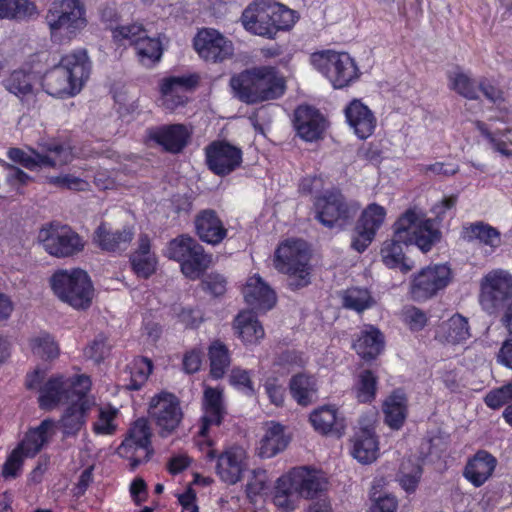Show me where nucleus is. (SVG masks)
<instances>
[{
  "label": "nucleus",
  "mask_w": 512,
  "mask_h": 512,
  "mask_svg": "<svg viewBox=\"0 0 512 512\" xmlns=\"http://www.w3.org/2000/svg\"><path fill=\"white\" fill-rule=\"evenodd\" d=\"M240 20L245 30L267 38L289 29L294 22L293 11L274 0H254L243 10Z\"/></svg>",
  "instance_id": "4"
},
{
  "label": "nucleus",
  "mask_w": 512,
  "mask_h": 512,
  "mask_svg": "<svg viewBox=\"0 0 512 512\" xmlns=\"http://www.w3.org/2000/svg\"><path fill=\"white\" fill-rule=\"evenodd\" d=\"M55 427V422L51 419L43 420L39 426L30 429L25 438L17 447L26 457L35 456L45 443L49 441V439L53 435V429Z\"/></svg>",
  "instance_id": "36"
},
{
  "label": "nucleus",
  "mask_w": 512,
  "mask_h": 512,
  "mask_svg": "<svg viewBox=\"0 0 512 512\" xmlns=\"http://www.w3.org/2000/svg\"><path fill=\"white\" fill-rule=\"evenodd\" d=\"M134 237V231L130 227L122 230H112L106 223H101L95 230L93 240L104 251H125Z\"/></svg>",
  "instance_id": "26"
},
{
  "label": "nucleus",
  "mask_w": 512,
  "mask_h": 512,
  "mask_svg": "<svg viewBox=\"0 0 512 512\" xmlns=\"http://www.w3.org/2000/svg\"><path fill=\"white\" fill-rule=\"evenodd\" d=\"M512 297V275L501 269L493 270L481 280L480 303L484 310L493 313Z\"/></svg>",
  "instance_id": "15"
},
{
  "label": "nucleus",
  "mask_w": 512,
  "mask_h": 512,
  "mask_svg": "<svg viewBox=\"0 0 512 512\" xmlns=\"http://www.w3.org/2000/svg\"><path fill=\"white\" fill-rule=\"evenodd\" d=\"M243 295L246 303L257 310H270L276 303L275 292L258 275L248 279Z\"/></svg>",
  "instance_id": "29"
},
{
  "label": "nucleus",
  "mask_w": 512,
  "mask_h": 512,
  "mask_svg": "<svg viewBox=\"0 0 512 512\" xmlns=\"http://www.w3.org/2000/svg\"><path fill=\"white\" fill-rule=\"evenodd\" d=\"M235 96L242 102L254 104L274 100L285 92V82L272 67H255L230 79Z\"/></svg>",
  "instance_id": "2"
},
{
  "label": "nucleus",
  "mask_w": 512,
  "mask_h": 512,
  "mask_svg": "<svg viewBox=\"0 0 512 512\" xmlns=\"http://www.w3.org/2000/svg\"><path fill=\"white\" fill-rule=\"evenodd\" d=\"M80 376L71 379H64L62 376L50 378L40 389V407L52 409L61 402H73L76 398V382Z\"/></svg>",
  "instance_id": "21"
},
{
  "label": "nucleus",
  "mask_w": 512,
  "mask_h": 512,
  "mask_svg": "<svg viewBox=\"0 0 512 512\" xmlns=\"http://www.w3.org/2000/svg\"><path fill=\"white\" fill-rule=\"evenodd\" d=\"M169 259L180 263L182 273L192 279H198L211 263V256L196 239L189 235H180L172 239L167 246Z\"/></svg>",
  "instance_id": "8"
},
{
  "label": "nucleus",
  "mask_w": 512,
  "mask_h": 512,
  "mask_svg": "<svg viewBox=\"0 0 512 512\" xmlns=\"http://www.w3.org/2000/svg\"><path fill=\"white\" fill-rule=\"evenodd\" d=\"M283 426L278 423H270L260 441L259 455L262 458H271L287 446Z\"/></svg>",
  "instance_id": "43"
},
{
  "label": "nucleus",
  "mask_w": 512,
  "mask_h": 512,
  "mask_svg": "<svg viewBox=\"0 0 512 512\" xmlns=\"http://www.w3.org/2000/svg\"><path fill=\"white\" fill-rule=\"evenodd\" d=\"M51 286L57 297L73 308L86 309L91 305L93 286L88 274L81 269L54 273Z\"/></svg>",
  "instance_id": "7"
},
{
  "label": "nucleus",
  "mask_w": 512,
  "mask_h": 512,
  "mask_svg": "<svg viewBox=\"0 0 512 512\" xmlns=\"http://www.w3.org/2000/svg\"><path fill=\"white\" fill-rule=\"evenodd\" d=\"M110 348L107 337L104 334H98L86 347L85 355L96 362H100L109 354Z\"/></svg>",
  "instance_id": "57"
},
{
  "label": "nucleus",
  "mask_w": 512,
  "mask_h": 512,
  "mask_svg": "<svg viewBox=\"0 0 512 512\" xmlns=\"http://www.w3.org/2000/svg\"><path fill=\"white\" fill-rule=\"evenodd\" d=\"M91 381L88 376L81 375L76 382V398L69 402V406L59 421L61 430L65 436H75L86 422L87 412L93 402L88 397Z\"/></svg>",
  "instance_id": "12"
},
{
  "label": "nucleus",
  "mask_w": 512,
  "mask_h": 512,
  "mask_svg": "<svg viewBox=\"0 0 512 512\" xmlns=\"http://www.w3.org/2000/svg\"><path fill=\"white\" fill-rule=\"evenodd\" d=\"M351 441V454L358 462L369 464L377 459L379 447L373 428H360Z\"/></svg>",
  "instance_id": "32"
},
{
  "label": "nucleus",
  "mask_w": 512,
  "mask_h": 512,
  "mask_svg": "<svg viewBox=\"0 0 512 512\" xmlns=\"http://www.w3.org/2000/svg\"><path fill=\"white\" fill-rule=\"evenodd\" d=\"M512 399V382L498 389L490 391L485 396V403L488 407L497 409Z\"/></svg>",
  "instance_id": "58"
},
{
  "label": "nucleus",
  "mask_w": 512,
  "mask_h": 512,
  "mask_svg": "<svg viewBox=\"0 0 512 512\" xmlns=\"http://www.w3.org/2000/svg\"><path fill=\"white\" fill-rule=\"evenodd\" d=\"M31 349L34 355L45 360L54 359L59 354L58 345L46 333L40 334L31 340Z\"/></svg>",
  "instance_id": "52"
},
{
  "label": "nucleus",
  "mask_w": 512,
  "mask_h": 512,
  "mask_svg": "<svg viewBox=\"0 0 512 512\" xmlns=\"http://www.w3.org/2000/svg\"><path fill=\"white\" fill-rule=\"evenodd\" d=\"M139 62L145 67H152L161 60L163 48L158 38L149 37L146 33L134 47Z\"/></svg>",
  "instance_id": "44"
},
{
  "label": "nucleus",
  "mask_w": 512,
  "mask_h": 512,
  "mask_svg": "<svg viewBox=\"0 0 512 512\" xmlns=\"http://www.w3.org/2000/svg\"><path fill=\"white\" fill-rule=\"evenodd\" d=\"M24 457L26 456L20 451V449H14L3 465L2 475L5 478L16 477L21 469Z\"/></svg>",
  "instance_id": "63"
},
{
  "label": "nucleus",
  "mask_w": 512,
  "mask_h": 512,
  "mask_svg": "<svg viewBox=\"0 0 512 512\" xmlns=\"http://www.w3.org/2000/svg\"><path fill=\"white\" fill-rule=\"evenodd\" d=\"M195 228L199 238L212 245L219 244L227 235V230L216 211L205 209L195 217Z\"/></svg>",
  "instance_id": "28"
},
{
  "label": "nucleus",
  "mask_w": 512,
  "mask_h": 512,
  "mask_svg": "<svg viewBox=\"0 0 512 512\" xmlns=\"http://www.w3.org/2000/svg\"><path fill=\"white\" fill-rule=\"evenodd\" d=\"M152 372V362L147 358L136 359L130 367L129 390H139L146 383Z\"/></svg>",
  "instance_id": "49"
},
{
  "label": "nucleus",
  "mask_w": 512,
  "mask_h": 512,
  "mask_svg": "<svg viewBox=\"0 0 512 512\" xmlns=\"http://www.w3.org/2000/svg\"><path fill=\"white\" fill-rule=\"evenodd\" d=\"M377 377L371 370H362L355 381L353 391L360 403H370L375 399Z\"/></svg>",
  "instance_id": "46"
},
{
  "label": "nucleus",
  "mask_w": 512,
  "mask_h": 512,
  "mask_svg": "<svg viewBox=\"0 0 512 512\" xmlns=\"http://www.w3.org/2000/svg\"><path fill=\"white\" fill-rule=\"evenodd\" d=\"M451 281V269L445 264L428 266L412 280L410 294L415 301L427 300L444 289Z\"/></svg>",
  "instance_id": "16"
},
{
  "label": "nucleus",
  "mask_w": 512,
  "mask_h": 512,
  "mask_svg": "<svg viewBox=\"0 0 512 512\" xmlns=\"http://www.w3.org/2000/svg\"><path fill=\"white\" fill-rule=\"evenodd\" d=\"M385 423L392 429H400L407 417V397L401 390L394 391L384 402Z\"/></svg>",
  "instance_id": "41"
},
{
  "label": "nucleus",
  "mask_w": 512,
  "mask_h": 512,
  "mask_svg": "<svg viewBox=\"0 0 512 512\" xmlns=\"http://www.w3.org/2000/svg\"><path fill=\"white\" fill-rule=\"evenodd\" d=\"M209 358L211 376L215 379L223 377L230 364L227 347L220 342H214L209 348Z\"/></svg>",
  "instance_id": "47"
},
{
  "label": "nucleus",
  "mask_w": 512,
  "mask_h": 512,
  "mask_svg": "<svg viewBox=\"0 0 512 512\" xmlns=\"http://www.w3.org/2000/svg\"><path fill=\"white\" fill-rule=\"evenodd\" d=\"M311 63L337 89L350 85L359 77L354 59L346 52L334 50L315 52L311 55Z\"/></svg>",
  "instance_id": "9"
},
{
  "label": "nucleus",
  "mask_w": 512,
  "mask_h": 512,
  "mask_svg": "<svg viewBox=\"0 0 512 512\" xmlns=\"http://www.w3.org/2000/svg\"><path fill=\"white\" fill-rule=\"evenodd\" d=\"M306 360L303 353L296 350H286L279 354L275 360V364L285 367L287 369H293L296 367H303Z\"/></svg>",
  "instance_id": "61"
},
{
  "label": "nucleus",
  "mask_w": 512,
  "mask_h": 512,
  "mask_svg": "<svg viewBox=\"0 0 512 512\" xmlns=\"http://www.w3.org/2000/svg\"><path fill=\"white\" fill-rule=\"evenodd\" d=\"M470 336L468 319L458 313L442 322L436 331V338L440 342L449 344L464 342Z\"/></svg>",
  "instance_id": "35"
},
{
  "label": "nucleus",
  "mask_w": 512,
  "mask_h": 512,
  "mask_svg": "<svg viewBox=\"0 0 512 512\" xmlns=\"http://www.w3.org/2000/svg\"><path fill=\"white\" fill-rule=\"evenodd\" d=\"M117 410L113 408H100L98 420L94 423V431L97 434H113L116 430L114 419Z\"/></svg>",
  "instance_id": "56"
},
{
  "label": "nucleus",
  "mask_w": 512,
  "mask_h": 512,
  "mask_svg": "<svg viewBox=\"0 0 512 512\" xmlns=\"http://www.w3.org/2000/svg\"><path fill=\"white\" fill-rule=\"evenodd\" d=\"M38 240L45 251L56 257H69L79 253L84 248L81 237L67 226L42 228Z\"/></svg>",
  "instance_id": "13"
},
{
  "label": "nucleus",
  "mask_w": 512,
  "mask_h": 512,
  "mask_svg": "<svg viewBox=\"0 0 512 512\" xmlns=\"http://www.w3.org/2000/svg\"><path fill=\"white\" fill-rule=\"evenodd\" d=\"M149 138L162 145L167 151L172 153L180 152L187 144L189 133L182 124H173L152 128L149 130Z\"/></svg>",
  "instance_id": "30"
},
{
  "label": "nucleus",
  "mask_w": 512,
  "mask_h": 512,
  "mask_svg": "<svg viewBox=\"0 0 512 512\" xmlns=\"http://www.w3.org/2000/svg\"><path fill=\"white\" fill-rule=\"evenodd\" d=\"M464 233V237L468 241L479 240L481 243L493 248L499 247L501 244L500 232L496 228L482 222L466 227Z\"/></svg>",
  "instance_id": "45"
},
{
  "label": "nucleus",
  "mask_w": 512,
  "mask_h": 512,
  "mask_svg": "<svg viewBox=\"0 0 512 512\" xmlns=\"http://www.w3.org/2000/svg\"><path fill=\"white\" fill-rule=\"evenodd\" d=\"M315 218L325 227L342 229L356 215L359 206L348 201L339 189L325 191L314 202Z\"/></svg>",
  "instance_id": "10"
},
{
  "label": "nucleus",
  "mask_w": 512,
  "mask_h": 512,
  "mask_svg": "<svg viewBox=\"0 0 512 512\" xmlns=\"http://www.w3.org/2000/svg\"><path fill=\"white\" fill-rule=\"evenodd\" d=\"M5 88L12 94L23 97L32 93L31 75L22 70H16L4 80Z\"/></svg>",
  "instance_id": "48"
},
{
  "label": "nucleus",
  "mask_w": 512,
  "mask_h": 512,
  "mask_svg": "<svg viewBox=\"0 0 512 512\" xmlns=\"http://www.w3.org/2000/svg\"><path fill=\"white\" fill-rule=\"evenodd\" d=\"M193 44L199 56L208 62H223L233 55L232 42L215 29L200 30Z\"/></svg>",
  "instance_id": "18"
},
{
  "label": "nucleus",
  "mask_w": 512,
  "mask_h": 512,
  "mask_svg": "<svg viewBox=\"0 0 512 512\" xmlns=\"http://www.w3.org/2000/svg\"><path fill=\"white\" fill-rule=\"evenodd\" d=\"M113 38L119 42L127 41L130 45L134 47L137 45V42L144 37L147 33L145 28L140 23H132L127 25H118L113 28Z\"/></svg>",
  "instance_id": "53"
},
{
  "label": "nucleus",
  "mask_w": 512,
  "mask_h": 512,
  "mask_svg": "<svg viewBox=\"0 0 512 512\" xmlns=\"http://www.w3.org/2000/svg\"><path fill=\"white\" fill-rule=\"evenodd\" d=\"M208 168L218 176L230 174L242 163V151L224 141H214L205 148Z\"/></svg>",
  "instance_id": "20"
},
{
  "label": "nucleus",
  "mask_w": 512,
  "mask_h": 512,
  "mask_svg": "<svg viewBox=\"0 0 512 512\" xmlns=\"http://www.w3.org/2000/svg\"><path fill=\"white\" fill-rule=\"evenodd\" d=\"M149 414L159 427L160 434L163 437L172 433L183 417L178 398L167 392H162L152 398Z\"/></svg>",
  "instance_id": "17"
},
{
  "label": "nucleus",
  "mask_w": 512,
  "mask_h": 512,
  "mask_svg": "<svg viewBox=\"0 0 512 512\" xmlns=\"http://www.w3.org/2000/svg\"><path fill=\"white\" fill-rule=\"evenodd\" d=\"M230 383L248 393L254 391L249 372L246 370L234 368L230 374Z\"/></svg>",
  "instance_id": "64"
},
{
  "label": "nucleus",
  "mask_w": 512,
  "mask_h": 512,
  "mask_svg": "<svg viewBox=\"0 0 512 512\" xmlns=\"http://www.w3.org/2000/svg\"><path fill=\"white\" fill-rule=\"evenodd\" d=\"M451 88L467 99H478V91L474 81L465 73H455L450 77Z\"/></svg>",
  "instance_id": "54"
},
{
  "label": "nucleus",
  "mask_w": 512,
  "mask_h": 512,
  "mask_svg": "<svg viewBox=\"0 0 512 512\" xmlns=\"http://www.w3.org/2000/svg\"><path fill=\"white\" fill-rule=\"evenodd\" d=\"M85 9L81 0H53L46 14L52 33L66 31L75 34L86 26Z\"/></svg>",
  "instance_id": "11"
},
{
  "label": "nucleus",
  "mask_w": 512,
  "mask_h": 512,
  "mask_svg": "<svg viewBox=\"0 0 512 512\" xmlns=\"http://www.w3.org/2000/svg\"><path fill=\"white\" fill-rule=\"evenodd\" d=\"M203 407L204 415L199 433L204 436L209 426L220 425L226 414L222 393L214 388H206L204 391Z\"/></svg>",
  "instance_id": "34"
},
{
  "label": "nucleus",
  "mask_w": 512,
  "mask_h": 512,
  "mask_svg": "<svg viewBox=\"0 0 512 512\" xmlns=\"http://www.w3.org/2000/svg\"><path fill=\"white\" fill-rule=\"evenodd\" d=\"M310 253L303 240H287L275 252L274 266L288 275L287 284L297 290L310 283Z\"/></svg>",
  "instance_id": "5"
},
{
  "label": "nucleus",
  "mask_w": 512,
  "mask_h": 512,
  "mask_svg": "<svg viewBox=\"0 0 512 512\" xmlns=\"http://www.w3.org/2000/svg\"><path fill=\"white\" fill-rule=\"evenodd\" d=\"M247 453L240 446H233L223 451L216 463V473L220 479L230 485L242 479L248 468Z\"/></svg>",
  "instance_id": "22"
},
{
  "label": "nucleus",
  "mask_w": 512,
  "mask_h": 512,
  "mask_svg": "<svg viewBox=\"0 0 512 512\" xmlns=\"http://www.w3.org/2000/svg\"><path fill=\"white\" fill-rule=\"evenodd\" d=\"M353 348L363 359H374L384 348V336L379 329L369 326L361 331Z\"/></svg>",
  "instance_id": "40"
},
{
  "label": "nucleus",
  "mask_w": 512,
  "mask_h": 512,
  "mask_svg": "<svg viewBox=\"0 0 512 512\" xmlns=\"http://www.w3.org/2000/svg\"><path fill=\"white\" fill-rule=\"evenodd\" d=\"M405 323L413 331H419L424 328L427 323L426 314L417 307H408L403 312Z\"/></svg>",
  "instance_id": "62"
},
{
  "label": "nucleus",
  "mask_w": 512,
  "mask_h": 512,
  "mask_svg": "<svg viewBox=\"0 0 512 512\" xmlns=\"http://www.w3.org/2000/svg\"><path fill=\"white\" fill-rule=\"evenodd\" d=\"M150 437L151 432L147 420L140 418L134 422L129 429L128 436L117 448V453L121 457L131 460L132 469L150 458L153 451Z\"/></svg>",
  "instance_id": "14"
},
{
  "label": "nucleus",
  "mask_w": 512,
  "mask_h": 512,
  "mask_svg": "<svg viewBox=\"0 0 512 512\" xmlns=\"http://www.w3.org/2000/svg\"><path fill=\"white\" fill-rule=\"evenodd\" d=\"M130 262L138 277L148 278L155 272L157 260L150 251V239L146 234L139 236L138 248L131 255Z\"/></svg>",
  "instance_id": "38"
},
{
  "label": "nucleus",
  "mask_w": 512,
  "mask_h": 512,
  "mask_svg": "<svg viewBox=\"0 0 512 512\" xmlns=\"http://www.w3.org/2000/svg\"><path fill=\"white\" fill-rule=\"evenodd\" d=\"M292 475L301 498H322L328 483L320 471L303 466L292 469Z\"/></svg>",
  "instance_id": "25"
},
{
  "label": "nucleus",
  "mask_w": 512,
  "mask_h": 512,
  "mask_svg": "<svg viewBox=\"0 0 512 512\" xmlns=\"http://www.w3.org/2000/svg\"><path fill=\"white\" fill-rule=\"evenodd\" d=\"M496 464L497 460L493 455L480 450L467 462L464 476L475 487H480L491 477Z\"/></svg>",
  "instance_id": "31"
},
{
  "label": "nucleus",
  "mask_w": 512,
  "mask_h": 512,
  "mask_svg": "<svg viewBox=\"0 0 512 512\" xmlns=\"http://www.w3.org/2000/svg\"><path fill=\"white\" fill-rule=\"evenodd\" d=\"M38 15L36 5L30 0H13L5 18L28 20Z\"/></svg>",
  "instance_id": "55"
},
{
  "label": "nucleus",
  "mask_w": 512,
  "mask_h": 512,
  "mask_svg": "<svg viewBox=\"0 0 512 512\" xmlns=\"http://www.w3.org/2000/svg\"><path fill=\"white\" fill-rule=\"evenodd\" d=\"M393 227L392 239L383 243L382 260L387 267L399 268L407 273L414 264L405 257L402 245L415 244L422 252H427L438 240L439 233L433 227L432 220L423 219L411 209L402 214Z\"/></svg>",
  "instance_id": "1"
},
{
  "label": "nucleus",
  "mask_w": 512,
  "mask_h": 512,
  "mask_svg": "<svg viewBox=\"0 0 512 512\" xmlns=\"http://www.w3.org/2000/svg\"><path fill=\"white\" fill-rule=\"evenodd\" d=\"M421 474L422 468L419 464L412 460L403 461L400 467L398 480L407 492H412L416 489Z\"/></svg>",
  "instance_id": "51"
},
{
  "label": "nucleus",
  "mask_w": 512,
  "mask_h": 512,
  "mask_svg": "<svg viewBox=\"0 0 512 512\" xmlns=\"http://www.w3.org/2000/svg\"><path fill=\"white\" fill-rule=\"evenodd\" d=\"M344 112L349 126L360 139H366L372 135L376 127V118L360 100L351 101Z\"/></svg>",
  "instance_id": "27"
},
{
  "label": "nucleus",
  "mask_w": 512,
  "mask_h": 512,
  "mask_svg": "<svg viewBox=\"0 0 512 512\" xmlns=\"http://www.w3.org/2000/svg\"><path fill=\"white\" fill-rule=\"evenodd\" d=\"M294 126L302 139L312 142L322 137L326 128V120L314 107L299 106L295 110Z\"/></svg>",
  "instance_id": "24"
},
{
  "label": "nucleus",
  "mask_w": 512,
  "mask_h": 512,
  "mask_svg": "<svg viewBox=\"0 0 512 512\" xmlns=\"http://www.w3.org/2000/svg\"><path fill=\"white\" fill-rule=\"evenodd\" d=\"M268 475L263 469H255L252 471L251 478L246 485L248 496L259 495L261 492L268 488Z\"/></svg>",
  "instance_id": "59"
},
{
  "label": "nucleus",
  "mask_w": 512,
  "mask_h": 512,
  "mask_svg": "<svg viewBox=\"0 0 512 512\" xmlns=\"http://www.w3.org/2000/svg\"><path fill=\"white\" fill-rule=\"evenodd\" d=\"M91 64L85 50H78L62 57L60 63L48 71L43 85L54 97L74 96L89 78Z\"/></svg>",
  "instance_id": "3"
},
{
  "label": "nucleus",
  "mask_w": 512,
  "mask_h": 512,
  "mask_svg": "<svg viewBox=\"0 0 512 512\" xmlns=\"http://www.w3.org/2000/svg\"><path fill=\"white\" fill-rule=\"evenodd\" d=\"M197 83L194 76H171L160 84L161 105L173 111L187 101L186 91Z\"/></svg>",
  "instance_id": "23"
},
{
  "label": "nucleus",
  "mask_w": 512,
  "mask_h": 512,
  "mask_svg": "<svg viewBox=\"0 0 512 512\" xmlns=\"http://www.w3.org/2000/svg\"><path fill=\"white\" fill-rule=\"evenodd\" d=\"M300 498L298 487L294 484L292 470L277 479L273 502L279 509L285 512L293 511L297 507Z\"/></svg>",
  "instance_id": "37"
},
{
  "label": "nucleus",
  "mask_w": 512,
  "mask_h": 512,
  "mask_svg": "<svg viewBox=\"0 0 512 512\" xmlns=\"http://www.w3.org/2000/svg\"><path fill=\"white\" fill-rule=\"evenodd\" d=\"M310 422L316 431L324 435L340 436L346 426L344 418L338 415L334 406H323L314 410L310 415Z\"/></svg>",
  "instance_id": "33"
},
{
  "label": "nucleus",
  "mask_w": 512,
  "mask_h": 512,
  "mask_svg": "<svg viewBox=\"0 0 512 512\" xmlns=\"http://www.w3.org/2000/svg\"><path fill=\"white\" fill-rule=\"evenodd\" d=\"M385 216L386 210L384 207L376 203L369 204L356 223L351 247L357 252H363L372 243L377 230L385 220Z\"/></svg>",
  "instance_id": "19"
},
{
  "label": "nucleus",
  "mask_w": 512,
  "mask_h": 512,
  "mask_svg": "<svg viewBox=\"0 0 512 512\" xmlns=\"http://www.w3.org/2000/svg\"><path fill=\"white\" fill-rule=\"evenodd\" d=\"M294 400L301 406H308L316 400L317 386L312 376L304 373L294 375L289 382Z\"/></svg>",
  "instance_id": "42"
},
{
  "label": "nucleus",
  "mask_w": 512,
  "mask_h": 512,
  "mask_svg": "<svg viewBox=\"0 0 512 512\" xmlns=\"http://www.w3.org/2000/svg\"><path fill=\"white\" fill-rule=\"evenodd\" d=\"M478 127L482 135L488 140L489 144L491 145V148L495 152L500 153L502 156L506 158H512V149L508 147V142H506L502 138L497 137L496 133L488 131L484 127V124H478Z\"/></svg>",
  "instance_id": "60"
},
{
  "label": "nucleus",
  "mask_w": 512,
  "mask_h": 512,
  "mask_svg": "<svg viewBox=\"0 0 512 512\" xmlns=\"http://www.w3.org/2000/svg\"><path fill=\"white\" fill-rule=\"evenodd\" d=\"M30 152L31 154H27L19 148H10L8 157L29 170L37 167L60 168L72 162L75 157V152L69 143L55 139L39 142L38 148L30 149Z\"/></svg>",
  "instance_id": "6"
},
{
  "label": "nucleus",
  "mask_w": 512,
  "mask_h": 512,
  "mask_svg": "<svg viewBox=\"0 0 512 512\" xmlns=\"http://www.w3.org/2000/svg\"><path fill=\"white\" fill-rule=\"evenodd\" d=\"M234 330L246 344H256L265 335L261 323L252 311L240 312L234 320Z\"/></svg>",
  "instance_id": "39"
},
{
  "label": "nucleus",
  "mask_w": 512,
  "mask_h": 512,
  "mask_svg": "<svg viewBox=\"0 0 512 512\" xmlns=\"http://www.w3.org/2000/svg\"><path fill=\"white\" fill-rule=\"evenodd\" d=\"M343 304L346 308L361 312L373 304V299L367 289L350 288L343 296Z\"/></svg>",
  "instance_id": "50"
}]
</instances>
